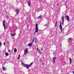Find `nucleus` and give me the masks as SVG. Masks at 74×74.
<instances>
[{"label": "nucleus", "mask_w": 74, "mask_h": 74, "mask_svg": "<svg viewBox=\"0 0 74 74\" xmlns=\"http://www.w3.org/2000/svg\"><path fill=\"white\" fill-rule=\"evenodd\" d=\"M15 34H11V36H12V37H15Z\"/></svg>", "instance_id": "nucleus-13"}, {"label": "nucleus", "mask_w": 74, "mask_h": 74, "mask_svg": "<svg viewBox=\"0 0 74 74\" xmlns=\"http://www.w3.org/2000/svg\"><path fill=\"white\" fill-rule=\"evenodd\" d=\"M5 20H4L3 21V25L4 27V29L5 30Z\"/></svg>", "instance_id": "nucleus-6"}, {"label": "nucleus", "mask_w": 74, "mask_h": 74, "mask_svg": "<svg viewBox=\"0 0 74 74\" xmlns=\"http://www.w3.org/2000/svg\"><path fill=\"white\" fill-rule=\"evenodd\" d=\"M28 4L29 6L31 7L32 3H31V1H30V0H29L28 1Z\"/></svg>", "instance_id": "nucleus-5"}, {"label": "nucleus", "mask_w": 74, "mask_h": 74, "mask_svg": "<svg viewBox=\"0 0 74 74\" xmlns=\"http://www.w3.org/2000/svg\"><path fill=\"white\" fill-rule=\"evenodd\" d=\"M62 25H64V16H62Z\"/></svg>", "instance_id": "nucleus-11"}, {"label": "nucleus", "mask_w": 74, "mask_h": 74, "mask_svg": "<svg viewBox=\"0 0 74 74\" xmlns=\"http://www.w3.org/2000/svg\"><path fill=\"white\" fill-rule=\"evenodd\" d=\"M34 39H33L32 42H34Z\"/></svg>", "instance_id": "nucleus-28"}, {"label": "nucleus", "mask_w": 74, "mask_h": 74, "mask_svg": "<svg viewBox=\"0 0 74 74\" xmlns=\"http://www.w3.org/2000/svg\"><path fill=\"white\" fill-rule=\"evenodd\" d=\"M16 13L17 15H18V14H19V9H16Z\"/></svg>", "instance_id": "nucleus-9"}, {"label": "nucleus", "mask_w": 74, "mask_h": 74, "mask_svg": "<svg viewBox=\"0 0 74 74\" xmlns=\"http://www.w3.org/2000/svg\"><path fill=\"white\" fill-rule=\"evenodd\" d=\"M8 52H10V50H8Z\"/></svg>", "instance_id": "nucleus-26"}, {"label": "nucleus", "mask_w": 74, "mask_h": 74, "mask_svg": "<svg viewBox=\"0 0 74 74\" xmlns=\"http://www.w3.org/2000/svg\"><path fill=\"white\" fill-rule=\"evenodd\" d=\"M37 36H38V35H39V34H37Z\"/></svg>", "instance_id": "nucleus-32"}, {"label": "nucleus", "mask_w": 74, "mask_h": 74, "mask_svg": "<svg viewBox=\"0 0 74 74\" xmlns=\"http://www.w3.org/2000/svg\"><path fill=\"white\" fill-rule=\"evenodd\" d=\"M56 59V57H54L53 58V62H54V63H55V60Z\"/></svg>", "instance_id": "nucleus-8"}, {"label": "nucleus", "mask_w": 74, "mask_h": 74, "mask_svg": "<svg viewBox=\"0 0 74 74\" xmlns=\"http://www.w3.org/2000/svg\"><path fill=\"white\" fill-rule=\"evenodd\" d=\"M65 17H66V19L67 21H68V22H69L70 21V18L69 17V16H66Z\"/></svg>", "instance_id": "nucleus-7"}, {"label": "nucleus", "mask_w": 74, "mask_h": 74, "mask_svg": "<svg viewBox=\"0 0 74 74\" xmlns=\"http://www.w3.org/2000/svg\"><path fill=\"white\" fill-rule=\"evenodd\" d=\"M69 60H70V64H71V62L72 61V60H71V58H69Z\"/></svg>", "instance_id": "nucleus-15"}, {"label": "nucleus", "mask_w": 74, "mask_h": 74, "mask_svg": "<svg viewBox=\"0 0 74 74\" xmlns=\"http://www.w3.org/2000/svg\"><path fill=\"white\" fill-rule=\"evenodd\" d=\"M33 62H32V63H31L29 64V65H30V67L31 65H32V64H33Z\"/></svg>", "instance_id": "nucleus-20"}, {"label": "nucleus", "mask_w": 74, "mask_h": 74, "mask_svg": "<svg viewBox=\"0 0 74 74\" xmlns=\"http://www.w3.org/2000/svg\"><path fill=\"white\" fill-rule=\"evenodd\" d=\"M5 56H8V55H9V54L8 53H5Z\"/></svg>", "instance_id": "nucleus-17"}, {"label": "nucleus", "mask_w": 74, "mask_h": 74, "mask_svg": "<svg viewBox=\"0 0 74 74\" xmlns=\"http://www.w3.org/2000/svg\"><path fill=\"white\" fill-rule=\"evenodd\" d=\"M37 50L38 52L39 53H40L41 55L42 54V53H41V52L40 51V50H39V49H38V48H37Z\"/></svg>", "instance_id": "nucleus-10"}, {"label": "nucleus", "mask_w": 74, "mask_h": 74, "mask_svg": "<svg viewBox=\"0 0 74 74\" xmlns=\"http://www.w3.org/2000/svg\"><path fill=\"white\" fill-rule=\"evenodd\" d=\"M20 55H18V60H19V58H20Z\"/></svg>", "instance_id": "nucleus-19"}, {"label": "nucleus", "mask_w": 74, "mask_h": 74, "mask_svg": "<svg viewBox=\"0 0 74 74\" xmlns=\"http://www.w3.org/2000/svg\"><path fill=\"white\" fill-rule=\"evenodd\" d=\"M6 18H8V16H6Z\"/></svg>", "instance_id": "nucleus-31"}, {"label": "nucleus", "mask_w": 74, "mask_h": 74, "mask_svg": "<svg viewBox=\"0 0 74 74\" xmlns=\"http://www.w3.org/2000/svg\"><path fill=\"white\" fill-rule=\"evenodd\" d=\"M55 27H56V26H57V24H56L55 25Z\"/></svg>", "instance_id": "nucleus-27"}, {"label": "nucleus", "mask_w": 74, "mask_h": 74, "mask_svg": "<svg viewBox=\"0 0 74 74\" xmlns=\"http://www.w3.org/2000/svg\"><path fill=\"white\" fill-rule=\"evenodd\" d=\"M8 44H9V41L8 42Z\"/></svg>", "instance_id": "nucleus-30"}, {"label": "nucleus", "mask_w": 74, "mask_h": 74, "mask_svg": "<svg viewBox=\"0 0 74 74\" xmlns=\"http://www.w3.org/2000/svg\"><path fill=\"white\" fill-rule=\"evenodd\" d=\"M69 40H71V38H69Z\"/></svg>", "instance_id": "nucleus-23"}, {"label": "nucleus", "mask_w": 74, "mask_h": 74, "mask_svg": "<svg viewBox=\"0 0 74 74\" xmlns=\"http://www.w3.org/2000/svg\"><path fill=\"white\" fill-rule=\"evenodd\" d=\"M67 0H66L67 1Z\"/></svg>", "instance_id": "nucleus-36"}, {"label": "nucleus", "mask_w": 74, "mask_h": 74, "mask_svg": "<svg viewBox=\"0 0 74 74\" xmlns=\"http://www.w3.org/2000/svg\"><path fill=\"white\" fill-rule=\"evenodd\" d=\"M41 50H43V49L42 48V49H41Z\"/></svg>", "instance_id": "nucleus-33"}, {"label": "nucleus", "mask_w": 74, "mask_h": 74, "mask_svg": "<svg viewBox=\"0 0 74 74\" xmlns=\"http://www.w3.org/2000/svg\"><path fill=\"white\" fill-rule=\"evenodd\" d=\"M36 33H38V24H36L35 27V32L34 34L36 35Z\"/></svg>", "instance_id": "nucleus-2"}, {"label": "nucleus", "mask_w": 74, "mask_h": 74, "mask_svg": "<svg viewBox=\"0 0 74 74\" xmlns=\"http://www.w3.org/2000/svg\"><path fill=\"white\" fill-rule=\"evenodd\" d=\"M56 24H57L58 23V22H57V21H56Z\"/></svg>", "instance_id": "nucleus-25"}, {"label": "nucleus", "mask_w": 74, "mask_h": 74, "mask_svg": "<svg viewBox=\"0 0 74 74\" xmlns=\"http://www.w3.org/2000/svg\"><path fill=\"white\" fill-rule=\"evenodd\" d=\"M57 5H58V4Z\"/></svg>", "instance_id": "nucleus-38"}, {"label": "nucleus", "mask_w": 74, "mask_h": 74, "mask_svg": "<svg viewBox=\"0 0 74 74\" xmlns=\"http://www.w3.org/2000/svg\"><path fill=\"white\" fill-rule=\"evenodd\" d=\"M32 45V43H29L28 45V46H29V47H30Z\"/></svg>", "instance_id": "nucleus-14"}, {"label": "nucleus", "mask_w": 74, "mask_h": 74, "mask_svg": "<svg viewBox=\"0 0 74 74\" xmlns=\"http://www.w3.org/2000/svg\"><path fill=\"white\" fill-rule=\"evenodd\" d=\"M3 71H5V70H6V68H5V67H3Z\"/></svg>", "instance_id": "nucleus-16"}, {"label": "nucleus", "mask_w": 74, "mask_h": 74, "mask_svg": "<svg viewBox=\"0 0 74 74\" xmlns=\"http://www.w3.org/2000/svg\"><path fill=\"white\" fill-rule=\"evenodd\" d=\"M40 62H42V59L41 58L40 59Z\"/></svg>", "instance_id": "nucleus-22"}, {"label": "nucleus", "mask_w": 74, "mask_h": 74, "mask_svg": "<svg viewBox=\"0 0 74 74\" xmlns=\"http://www.w3.org/2000/svg\"><path fill=\"white\" fill-rule=\"evenodd\" d=\"M14 52H16V51H17V50L16 49H14Z\"/></svg>", "instance_id": "nucleus-18"}, {"label": "nucleus", "mask_w": 74, "mask_h": 74, "mask_svg": "<svg viewBox=\"0 0 74 74\" xmlns=\"http://www.w3.org/2000/svg\"><path fill=\"white\" fill-rule=\"evenodd\" d=\"M72 72L74 74V71H73Z\"/></svg>", "instance_id": "nucleus-29"}, {"label": "nucleus", "mask_w": 74, "mask_h": 74, "mask_svg": "<svg viewBox=\"0 0 74 74\" xmlns=\"http://www.w3.org/2000/svg\"><path fill=\"white\" fill-rule=\"evenodd\" d=\"M22 66L25 67H26L27 69H28L30 67V65L27 64H25V63L21 62Z\"/></svg>", "instance_id": "nucleus-1"}, {"label": "nucleus", "mask_w": 74, "mask_h": 74, "mask_svg": "<svg viewBox=\"0 0 74 74\" xmlns=\"http://www.w3.org/2000/svg\"><path fill=\"white\" fill-rule=\"evenodd\" d=\"M3 45H5V42L4 43H3Z\"/></svg>", "instance_id": "nucleus-24"}, {"label": "nucleus", "mask_w": 74, "mask_h": 74, "mask_svg": "<svg viewBox=\"0 0 74 74\" xmlns=\"http://www.w3.org/2000/svg\"><path fill=\"white\" fill-rule=\"evenodd\" d=\"M35 42H36V40Z\"/></svg>", "instance_id": "nucleus-34"}, {"label": "nucleus", "mask_w": 74, "mask_h": 74, "mask_svg": "<svg viewBox=\"0 0 74 74\" xmlns=\"http://www.w3.org/2000/svg\"><path fill=\"white\" fill-rule=\"evenodd\" d=\"M0 47H1V43L0 41Z\"/></svg>", "instance_id": "nucleus-21"}, {"label": "nucleus", "mask_w": 74, "mask_h": 74, "mask_svg": "<svg viewBox=\"0 0 74 74\" xmlns=\"http://www.w3.org/2000/svg\"><path fill=\"white\" fill-rule=\"evenodd\" d=\"M60 28L61 30V33H62V31H63V28H62V23H60Z\"/></svg>", "instance_id": "nucleus-4"}, {"label": "nucleus", "mask_w": 74, "mask_h": 74, "mask_svg": "<svg viewBox=\"0 0 74 74\" xmlns=\"http://www.w3.org/2000/svg\"><path fill=\"white\" fill-rule=\"evenodd\" d=\"M44 26H45V25H44Z\"/></svg>", "instance_id": "nucleus-35"}, {"label": "nucleus", "mask_w": 74, "mask_h": 74, "mask_svg": "<svg viewBox=\"0 0 74 74\" xmlns=\"http://www.w3.org/2000/svg\"><path fill=\"white\" fill-rule=\"evenodd\" d=\"M42 64H43V63H42Z\"/></svg>", "instance_id": "nucleus-37"}, {"label": "nucleus", "mask_w": 74, "mask_h": 74, "mask_svg": "<svg viewBox=\"0 0 74 74\" xmlns=\"http://www.w3.org/2000/svg\"><path fill=\"white\" fill-rule=\"evenodd\" d=\"M27 53H28V49L27 48H26L24 50V54L27 55Z\"/></svg>", "instance_id": "nucleus-3"}, {"label": "nucleus", "mask_w": 74, "mask_h": 74, "mask_svg": "<svg viewBox=\"0 0 74 74\" xmlns=\"http://www.w3.org/2000/svg\"><path fill=\"white\" fill-rule=\"evenodd\" d=\"M41 18H42V16H40L37 17V19H41Z\"/></svg>", "instance_id": "nucleus-12"}]
</instances>
